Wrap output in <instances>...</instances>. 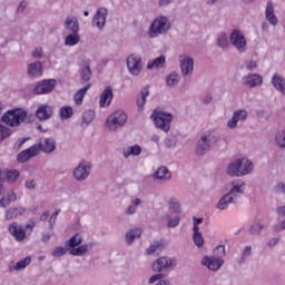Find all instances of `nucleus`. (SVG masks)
<instances>
[{"instance_id":"ea45409f","label":"nucleus","mask_w":285,"mask_h":285,"mask_svg":"<svg viewBox=\"0 0 285 285\" xmlns=\"http://www.w3.org/2000/svg\"><path fill=\"white\" fill-rule=\"evenodd\" d=\"M19 175L20 173L17 169L8 170L4 174L3 181H7V184H14V181L19 179Z\"/></svg>"},{"instance_id":"7c9ffc66","label":"nucleus","mask_w":285,"mask_h":285,"mask_svg":"<svg viewBox=\"0 0 285 285\" xmlns=\"http://www.w3.org/2000/svg\"><path fill=\"white\" fill-rule=\"evenodd\" d=\"M141 155V146L135 145V146H129L127 148L122 149V157L125 159H128V157H139Z\"/></svg>"},{"instance_id":"2f4dec72","label":"nucleus","mask_w":285,"mask_h":285,"mask_svg":"<svg viewBox=\"0 0 285 285\" xmlns=\"http://www.w3.org/2000/svg\"><path fill=\"white\" fill-rule=\"evenodd\" d=\"M95 246L92 243L83 244L78 247H73L70 250V255H77L78 257H81L82 255L87 254L91 248Z\"/></svg>"},{"instance_id":"8fccbe9b","label":"nucleus","mask_w":285,"mask_h":285,"mask_svg":"<svg viewBox=\"0 0 285 285\" xmlns=\"http://www.w3.org/2000/svg\"><path fill=\"white\" fill-rule=\"evenodd\" d=\"M12 135V131L10 128H8L4 125H0V141H4V139H8Z\"/></svg>"},{"instance_id":"3c124183","label":"nucleus","mask_w":285,"mask_h":285,"mask_svg":"<svg viewBox=\"0 0 285 285\" xmlns=\"http://www.w3.org/2000/svg\"><path fill=\"white\" fill-rule=\"evenodd\" d=\"M167 226L168 228H176V226H179V222L181 220V218H179V216L176 214V216L173 218L170 217V215H167Z\"/></svg>"},{"instance_id":"393cba45","label":"nucleus","mask_w":285,"mask_h":285,"mask_svg":"<svg viewBox=\"0 0 285 285\" xmlns=\"http://www.w3.org/2000/svg\"><path fill=\"white\" fill-rule=\"evenodd\" d=\"M271 83H272L273 88H275V90H277V92H281V95H283L285 97V78H283L282 75L275 73L272 77Z\"/></svg>"},{"instance_id":"774afa93","label":"nucleus","mask_w":285,"mask_h":285,"mask_svg":"<svg viewBox=\"0 0 285 285\" xmlns=\"http://www.w3.org/2000/svg\"><path fill=\"white\" fill-rule=\"evenodd\" d=\"M276 193H285V184L284 183H279L276 186Z\"/></svg>"},{"instance_id":"6e6d98bb","label":"nucleus","mask_w":285,"mask_h":285,"mask_svg":"<svg viewBox=\"0 0 285 285\" xmlns=\"http://www.w3.org/2000/svg\"><path fill=\"white\" fill-rule=\"evenodd\" d=\"M165 146L166 148H175L177 146V136L170 135L165 139Z\"/></svg>"},{"instance_id":"680f3d73","label":"nucleus","mask_w":285,"mask_h":285,"mask_svg":"<svg viewBox=\"0 0 285 285\" xmlns=\"http://www.w3.org/2000/svg\"><path fill=\"white\" fill-rule=\"evenodd\" d=\"M59 213H60V210H56V212L51 215V217H50V219H49V226H50V228H55V224H56V222H57V217H59Z\"/></svg>"},{"instance_id":"f8f14e48","label":"nucleus","mask_w":285,"mask_h":285,"mask_svg":"<svg viewBox=\"0 0 285 285\" xmlns=\"http://www.w3.org/2000/svg\"><path fill=\"white\" fill-rule=\"evenodd\" d=\"M246 119H248V111H246V109H237L233 112L232 119L227 121V127H229L230 130H235L237 125L244 124Z\"/></svg>"},{"instance_id":"a19ab883","label":"nucleus","mask_w":285,"mask_h":285,"mask_svg":"<svg viewBox=\"0 0 285 285\" xmlns=\"http://www.w3.org/2000/svg\"><path fill=\"white\" fill-rule=\"evenodd\" d=\"M88 90H90V85H87L75 94L73 99L77 106H80V104H82L83 97H86V92H88Z\"/></svg>"},{"instance_id":"864d4df0","label":"nucleus","mask_w":285,"mask_h":285,"mask_svg":"<svg viewBox=\"0 0 285 285\" xmlns=\"http://www.w3.org/2000/svg\"><path fill=\"white\" fill-rule=\"evenodd\" d=\"M262 230H264V225L261 223H255L249 228L250 235H261Z\"/></svg>"},{"instance_id":"09e8293b","label":"nucleus","mask_w":285,"mask_h":285,"mask_svg":"<svg viewBox=\"0 0 285 285\" xmlns=\"http://www.w3.org/2000/svg\"><path fill=\"white\" fill-rule=\"evenodd\" d=\"M177 83H179V75H177V72H171L167 77V86L173 88V87L177 86Z\"/></svg>"},{"instance_id":"0eeeda50","label":"nucleus","mask_w":285,"mask_h":285,"mask_svg":"<svg viewBox=\"0 0 285 285\" xmlns=\"http://www.w3.org/2000/svg\"><path fill=\"white\" fill-rule=\"evenodd\" d=\"M126 63L131 77H139V75H141V71L144 70V60L141 59V56L131 53L127 57Z\"/></svg>"},{"instance_id":"72a5a7b5","label":"nucleus","mask_w":285,"mask_h":285,"mask_svg":"<svg viewBox=\"0 0 285 285\" xmlns=\"http://www.w3.org/2000/svg\"><path fill=\"white\" fill-rule=\"evenodd\" d=\"M65 28L70 32H79V20L76 17H67L65 20Z\"/></svg>"},{"instance_id":"2eb2a0df","label":"nucleus","mask_w":285,"mask_h":285,"mask_svg":"<svg viewBox=\"0 0 285 285\" xmlns=\"http://www.w3.org/2000/svg\"><path fill=\"white\" fill-rule=\"evenodd\" d=\"M55 86H57V80H43L36 86L33 92L35 95H48V92H52V90H55Z\"/></svg>"},{"instance_id":"a18cd8bd","label":"nucleus","mask_w":285,"mask_h":285,"mask_svg":"<svg viewBox=\"0 0 285 285\" xmlns=\"http://www.w3.org/2000/svg\"><path fill=\"white\" fill-rule=\"evenodd\" d=\"M275 144L278 148H285V129L279 130L275 136Z\"/></svg>"},{"instance_id":"79ce46f5","label":"nucleus","mask_w":285,"mask_h":285,"mask_svg":"<svg viewBox=\"0 0 285 285\" xmlns=\"http://www.w3.org/2000/svg\"><path fill=\"white\" fill-rule=\"evenodd\" d=\"M81 244H83V238H81L79 234H76L65 243V246H69V248H77V246H81Z\"/></svg>"},{"instance_id":"4be33fe9","label":"nucleus","mask_w":285,"mask_h":285,"mask_svg":"<svg viewBox=\"0 0 285 285\" xmlns=\"http://www.w3.org/2000/svg\"><path fill=\"white\" fill-rule=\"evenodd\" d=\"M9 233L17 242H23L26 239V229L21 228L19 223H11L9 225Z\"/></svg>"},{"instance_id":"9b49d317","label":"nucleus","mask_w":285,"mask_h":285,"mask_svg":"<svg viewBox=\"0 0 285 285\" xmlns=\"http://www.w3.org/2000/svg\"><path fill=\"white\" fill-rule=\"evenodd\" d=\"M90 168H92V166L88 160H81L73 170L75 179H77V181H86L90 176Z\"/></svg>"},{"instance_id":"412c9836","label":"nucleus","mask_w":285,"mask_h":285,"mask_svg":"<svg viewBox=\"0 0 285 285\" xmlns=\"http://www.w3.org/2000/svg\"><path fill=\"white\" fill-rule=\"evenodd\" d=\"M35 146H39V153H46L50 155V153H55L57 150V141L53 138H45L43 141L36 144Z\"/></svg>"},{"instance_id":"4d7b16f0","label":"nucleus","mask_w":285,"mask_h":285,"mask_svg":"<svg viewBox=\"0 0 285 285\" xmlns=\"http://www.w3.org/2000/svg\"><path fill=\"white\" fill-rule=\"evenodd\" d=\"M82 119L85 124H91L95 119V110H87L82 115Z\"/></svg>"},{"instance_id":"5701e85b","label":"nucleus","mask_w":285,"mask_h":285,"mask_svg":"<svg viewBox=\"0 0 285 285\" xmlns=\"http://www.w3.org/2000/svg\"><path fill=\"white\" fill-rule=\"evenodd\" d=\"M112 88L107 87L100 95L99 106L100 108H108L112 104L114 99Z\"/></svg>"},{"instance_id":"7ed1b4c3","label":"nucleus","mask_w":285,"mask_h":285,"mask_svg":"<svg viewBox=\"0 0 285 285\" xmlns=\"http://www.w3.org/2000/svg\"><path fill=\"white\" fill-rule=\"evenodd\" d=\"M170 28V20L166 16H160L151 22L148 35L150 39H156L160 35H167Z\"/></svg>"},{"instance_id":"4468645a","label":"nucleus","mask_w":285,"mask_h":285,"mask_svg":"<svg viewBox=\"0 0 285 285\" xmlns=\"http://www.w3.org/2000/svg\"><path fill=\"white\" fill-rule=\"evenodd\" d=\"M202 265L206 266L208 271L217 272L224 266V259L215 256H204Z\"/></svg>"},{"instance_id":"b1692460","label":"nucleus","mask_w":285,"mask_h":285,"mask_svg":"<svg viewBox=\"0 0 285 285\" xmlns=\"http://www.w3.org/2000/svg\"><path fill=\"white\" fill-rule=\"evenodd\" d=\"M232 184V188L228 191V194L234 197V199H239V195H244V186H246V184L244 183V180H234L230 183Z\"/></svg>"},{"instance_id":"e2e57ef3","label":"nucleus","mask_w":285,"mask_h":285,"mask_svg":"<svg viewBox=\"0 0 285 285\" xmlns=\"http://www.w3.org/2000/svg\"><path fill=\"white\" fill-rule=\"evenodd\" d=\"M28 139H30V138H19L18 141L13 145V148L16 150H21V146H23V144H26V141H28Z\"/></svg>"},{"instance_id":"de8ad7c7","label":"nucleus","mask_w":285,"mask_h":285,"mask_svg":"<svg viewBox=\"0 0 285 285\" xmlns=\"http://www.w3.org/2000/svg\"><path fill=\"white\" fill-rule=\"evenodd\" d=\"M253 255V247L252 246H246L242 253V256L238 261V264H245L246 259Z\"/></svg>"},{"instance_id":"338daca9","label":"nucleus","mask_w":285,"mask_h":285,"mask_svg":"<svg viewBox=\"0 0 285 285\" xmlns=\"http://www.w3.org/2000/svg\"><path fill=\"white\" fill-rule=\"evenodd\" d=\"M125 213L127 215H135V213H137V207H135L134 205H129Z\"/></svg>"},{"instance_id":"a211bd4d","label":"nucleus","mask_w":285,"mask_h":285,"mask_svg":"<svg viewBox=\"0 0 285 285\" xmlns=\"http://www.w3.org/2000/svg\"><path fill=\"white\" fill-rule=\"evenodd\" d=\"M108 17V9L106 8H100L96 11L94 18H92V23L99 29L104 30L106 27V19Z\"/></svg>"},{"instance_id":"a878e982","label":"nucleus","mask_w":285,"mask_h":285,"mask_svg":"<svg viewBox=\"0 0 285 285\" xmlns=\"http://www.w3.org/2000/svg\"><path fill=\"white\" fill-rule=\"evenodd\" d=\"M230 204H237V200L229 193L225 194L216 205L218 210H226Z\"/></svg>"},{"instance_id":"473e14b6","label":"nucleus","mask_w":285,"mask_h":285,"mask_svg":"<svg viewBox=\"0 0 285 285\" xmlns=\"http://www.w3.org/2000/svg\"><path fill=\"white\" fill-rule=\"evenodd\" d=\"M42 68L43 65H41V61H36L28 66L27 72L29 77H37L43 72Z\"/></svg>"},{"instance_id":"69168bd1","label":"nucleus","mask_w":285,"mask_h":285,"mask_svg":"<svg viewBox=\"0 0 285 285\" xmlns=\"http://www.w3.org/2000/svg\"><path fill=\"white\" fill-rule=\"evenodd\" d=\"M256 117L258 119H266V120H268V116L266 115V111H264V110L256 111Z\"/></svg>"},{"instance_id":"39448f33","label":"nucleus","mask_w":285,"mask_h":285,"mask_svg":"<svg viewBox=\"0 0 285 285\" xmlns=\"http://www.w3.org/2000/svg\"><path fill=\"white\" fill-rule=\"evenodd\" d=\"M28 118V112L23 109H14L9 110L4 112L1 117L2 124H6V126H10L11 128H14L17 126H21L23 121Z\"/></svg>"},{"instance_id":"dca6fc26","label":"nucleus","mask_w":285,"mask_h":285,"mask_svg":"<svg viewBox=\"0 0 285 285\" xmlns=\"http://www.w3.org/2000/svg\"><path fill=\"white\" fill-rule=\"evenodd\" d=\"M242 83L247 88H257V86H263L264 78L259 73H248L242 78Z\"/></svg>"},{"instance_id":"1a4fd4ad","label":"nucleus","mask_w":285,"mask_h":285,"mask_svg":"<svg viewBox=\"0 0 285 285\" xmlns=\"http://www.w3.org/2000/svg\"><path fill=\"white\" fill-rule=\"evenodd\" d=\"M240 166H248V158L237 159L230 163L227 167V175L230 177H245L248 171L246 169L240 170Z\"/></svg>"},{"instance_id":"f03ea898","label":"nucleus","mask_w":285,"mask_h":285,"mask_svg":"<svg viewBox=\"0 0 285 285\" xmlns=\"http://www.w3.org/2000/svg\"><path fill=\"white\" fill-rule=\"evenodd\" d=\"M222 138L215 131H205L202 134L197 147H196V155L198 157H204L210 148H213L214 144H217Z\"/></svg>"},{"instance_id":"bb28decb","label":"nucleus","mask_w":285,"mask_h":285,"mask_svg":"<svg viewBox=\"0 0 285 285\" xmlns=\"http://www.w3.org/2000/svg\"><path fill=\"white\" fill-rule=\"evenodd\" d=\"M265 17L272 26H277V23H279L277 16H275V8L272 2H268L266 6Z\"/></svg>"},{"instance_id":"f257e3e1","label":"nucleus","mask_w":285,"mask_h":285,"mask_svg":"<svg viewBox=\"0 0 285 285\" xmlns=\"http://www.w3.org/2000/svg\"><path fill=\"white\" fill-rule=\"evenodd\" d=\"M175 266H177V259L168 258V257H159L151 265V271L158 274L153 275L148 279V284H155V282H159V279H164L165 275L161 273L166 271H173Z\"/></svg>"},{"instance_id":"c9c22d12","label":"nucleus","mask_w":285,"mask_h":285,"mask_svg":"<svg viewBox=\"0 0 285 285\" xmlns=\"http://www.w3.org/2000/svg\"><path fill=\"white\" fill-rule=\"evenodd\" d=\"M30 262H32V257L27 256L16 263L14 266L10 265L9 271L10 273H12V271H23V268H27L29 266Z\"/></svg>"},{"instance_id":"aec40b11","label":"nucleus","mask_w":285,"mask_h":285,"mask_svg":"<svg viewBox=\"0 0 285 285\" xmlns=\"http://www.w3.org/2000/svg\"><path fill=\"white\" fill-rule=\"evenodd\" d=\"M79 76L83 83H88L92 79V70H90V60H85L83 63L79 65Z\"/></svg>"},{"instance_id":"58836bf2","label":"nucleus","mask_w":285,"mask_h":285,"mask_svg":"<svg viewBox=\"0 0 285 285\" xmlns=\"http://www.w3.org/2000/svg\"><path fill=\"white\" fill-rule=\"evenodd\" d=\"M17 199V194L12 190L7 193L6 197H2L0 199V206L1 208H8V206H10L11 202H14Z\"/></svg>"},{"instance_id":"603ef678","label":"nucleus","mask_w":285,"mask_h":285,"mask_svg":"<svg viewBox=\"0 0 285 285\" xmlns=\"http://www.w3.org/2000/svg\"><path fill=\"white\" fill-rule=\"evenodd\" d=\"M213 257H218V259H222V257H226V247L224 245H218L214 249Z\"/></svg>"},{"instance_id":"f704fd0d","label":"nucleus","mask_w":285,"mask_h":285,"mask_svg":"<svg viewBox=\"0 0 285 285\" xmlns=\"http://www.w3.org/2000/svg\"><path fill=\"white\" fill-rule=\"evenodd\" d=\"M19 215H26V208L13 207L6 210V219L8 222H10V219H14V217H19Z\"/></svg>"},{"instance_id":"37998d69","label":"nucleus","mask_w":285,"mask_h":285,"mask_svg":"<svg viewBox=\"0 0 285 285\" xmlns=\"http://www.w3.org/2000/svg\"><path fill=\"white\" fill-rule=\"evenodd\" d=\"M81 38L79 37V32H71L65 39V46H77Z\"/></svg>"},{"instance_id":"423d86ee","label":"nucleus","mask_w":285,"mask_h":285,"mask_svg":"<svg viewBox=\"0 0 285 285\" xmlns=\"http://www.w3.org/2000/svg\"><path fill=\"white\" fill-rule=\"evenodd\" d=\"M126 121H128V115L124 110H116L107 118L105 126L115 132L118 128L126 126Z\"/></svg>"},{"instance_id":"13d9d810","label":"nucleus","mask_w":285,"mask_h":285,"mask_svg":"<svg viewBox=\"0 0 285 285\" xmlns=\"http://www.w3.org/2000/svg\"><path fill=\"white\" fill-rule=\"evenodd\" d=\"M66 253H68V249H66V247L58 246L53 249L52 256L53 257H63V255H66Z\"/></svg>"},{"instance_id":"5fc2aeb1","label":"nucleus","mask_w":285,"mask_h":285,"mask_svg":"<svg viewBox=\"0 0 285 285\" xmlns=\"http://www.w3.org/2000/svg\"><path fill=\"white\" fill-rule=\"evenodd\" d=\"M157 250H161V240L154 242V244H151L147 249V254L154 255V253H157Z\"/></svg>"},{"instance_id":"cd10ccee","label":"nucleus","mask_w":285,"mask_h":285,"mask_svg":"<svg viewBox=\"0 0 285 285\" xmlns=\"http://www.w3.org/2000/svg\"><path fill=\"white\" fill-rule=\"evenodd\" d=\"M166 66V56H159L153 60L147 62V70H158L159 68H164Z\"/></svg>"},{"instance_id":"0e129e2a","label":"nucleus","mask_w":285,"mask_h":285,"mask_svg":"<svg viewBox=\"0 0 285 285\" xmlns=\"http://www.w3.org/2000/svg\"><path fill=\"white\" fill-rule=\"evenodd\" d=\"M32 57L35 59H41V57H43V49L42 48H36L33 53H32Z\"/></svg>"},{"instance_id":"c03bdc74","label":"nucleus","mask_w":285,"mask_h":285,"mask_svg":"<svg viewBox=\"0 0 285 285\" xmlns=\"http://www.w3.org/2000/svg\"><path fill=\"white\" fill-rule=\"evenodd\" d=\"M169 213H173L174 215H179L181 213V205L177 198H171L169 200Z\"/></svg>"},{"instance_id":"4c0bfd02","label":"nucleus","mask_w":285,"mask_h":285,"mask_svg":"<svg viewBox=\"0 0 285 285\" xmlns=\"http://www.w3.org/2000/svg\"><path fill=\"white\" fill-rule=\"evenodd\" d=\"M193 242L198 248H204V236L199 232V226L193 228Z\"/></svg>"},{"instance_id":"6ab92c4d","label":"nucleus","mask_w":285,"mask_h":285,"mask_svg":"<svg viewBox=\"0 0 285 285\" xmlns=\"http://www.w3.org/2000/svg\"><path fill=\"white\" fill-rule=\"evenodd\" d=\"M53 114L52 107L48 105H41L36 110V117L39 121H48Z\"/></svg>"},{"instance_id":"c756f323","label":"nucleus","mask_w":285,"mask_h":285,"mask_svg":"<svg viewBox=\"0 0 285 285\" xmlns=\"http://www.w3.org/2000/svg\"><path fill=\"white\" fill-rule=\"evenodd\" d=\"M216 43L220 50H228L230 42L228 41V35L226 32H219L216 36Z\"/></svg>"},{"instance_id":"f3484780","label":"nucleus","mask_w":285,"mask_h":285,"mask_svg":"<svg viewBox=\"0 0 285 285\" xmlns=\"http://www.w3.org/2000/svg\"><path fill=\"white\" fill-rule=\"evenodd\" d=\"M153 179L158 184H166V181L173 179V174L168 170V167L161 166L153 174Z\"/></svg>"},{"instance_id":"c85d7f7f","label":"nucleus","mask_w":285,"mask_h":285,"mask_svg":"<svg viewBox=\"0 0 285 285\" xmlns=\"http://www.w3.org/2000/svg\"><path fill=\"white\" fill-rule=\"evenodd\" d=\"M139 237H141V229H140V228H132V229H129V230L126 233V236H125L127 246H132V244L135 243V240H136V239H139Z\"/></svg>"},{"instance_id":"9d476101","label":"nucleus","mask_w":285,"mask_h":285,"mask_svg":"<svg viewBox=\"0 0 285 285\" xmlns=\"http://www.w3.org/2000/svg\"><path fill=\"white\" fill-rule=\"evenodd\" d=\"M179 66L183 77H190L195 71V59L186 53L180 55Z\"/></svg>"},{"instance_id":"49530a36","label":"nucleus","mask_w":285,"mask_h":285,"mask_svg":"<svg viewBox=\"0 0 285 285\" xmlns=\"http://www.w3.org/2000/svg\"><path fill=\"white\" fill-rule=\"evenodd\" d=\"M73 115L72 107L65 106L60 108V119H70Z\"/></svg>"},{"instance_id":"e433bc0d","label":"nucleus","mask_w":285,"mask_h":285,"mask_svg":"<svg viewBox=\"0 0 285 285\" xmlns=\"http://www.w3.org/2000/svg\"><path fill=\"white\" fill-rule=\"evenodd\" d=\"M148 95H150L148 87L142 88L140 91V97L137 99V107L139 112L144 110V106H146V100L148 99Z\"/></svg>"},{"instance_id":"ddd939ff","label":"nucleus","mask_w":285,"mask_h":285,"mask_svg":"<svg viewBox=\"0 0 285 285\" xmlns=\"http://www.w3.org/2000/svg\"><path fill=\"white\" fill-rule=\"evenodd\" d=\"M39 155V145H33L28 149L20 151L17 156V161L19 164H26V161H30L32 157H37Z\"/></svg>"},{"instance_id":"20e7f679","label":"nucleus","mask_w":285,"mask_h":285,"mask_svg":"<svg viewBox=\"0 0 285 285\" xmlns=\"http://www.w3.org/2000/svg\"><path fill=\"white\" fill-rule=\"evenodd\" d=\"M150 119H153L156 128H159V130H163V132H168L175 116H173L170 112L156 109L153 111Z\"/></svg>"},{"instance_id":"6e6552de","label":"nucleus","mask_w":285,"mask_h":285,"mask_svg":"<svg viewBox=\"0 0 285 285\" xmlns=\"http://www.w3.org/2000/svg\"><path fill=\"white\" fill-rule=\"evenodd\" d=\"M229 43L239 52H246L248 45L246 43V36L239 29H233L229 35Z\"/></svg>"},{"instance_id":"bf43d9fd","label":"nucleus","mask_w":285,"mask_h":285,"mask_svg":"<svg viewBox=\"0 0 285 285\" xmlns=\"http://www.w3.org/2000/svg\"><path fill=\"white\" fill-rule=\"evenodd\" d=\"M254 166L250 160L247 159V166L240 165L239 170H246V175H250L253 173Z\"/></svg>"},{"instance_id":"052dcab7","label":"nucleus","mask_w":285,"mask_h":285,"mask_svg":"<svg viewBox=\"0 0 285 285\" xmlns=\"http://www.w3.org/2000/svg\"><path fill=\"white\" fill-rule=\"evenodd\" d=\"M24 188H27V190H35L37 188V180L35 179L26 180Z\"/></svg>"}]
</instances>
